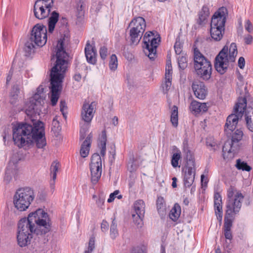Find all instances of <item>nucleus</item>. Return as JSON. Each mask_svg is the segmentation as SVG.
I'll return each instance as SVG.
<instances>
[{"instance_id": "nucleus-34", "label": "nucleus", "mask_w": 253, "mask_h": 253, "mask_svg": "<svg viewBox=\"0 0 253 253\" xmlns=\"http://www.w3.org/2000/svg\"><path fill=\"white\" fill-rule=\"evenodd\" d=\"M236 167L238 169L246 171H250L252 169V168L248 165L247 163L241 161L240 159L237 160Z\"/></svg>"}, {"instance_id": "nucleus-9", "label": "nucleus", "mask_w": 253, "mask_h": 253, "mask_svg": "<svg viewBox=\"0 0 253 253\" xmlns=\"http://www.w3.org/2000/svg\"><path fill=\"white\" fill-rule=\"evenodd\" d=\"M35 198L34 189L30 187L19 188L13 197L15 207L19 211H25L28 209Z\"/></svg>"}, {"instance_id": "nucleus-5", "label": "nucleus", "mask_w": 253, "mask_h": 253, "mask_svg": "<svg viewBox=\"0 0 253 253\" xmlns=\"http://www.w3.org/2000/svg\"><path fill=\"white\" fill-rule=\"evenodd\" d=\"M237 47L235 42L231 43L229 47L225 45L216 56L214 68L221 75L225 73L230 63H234L237 55Z\"/></svg>"}, {"instance_id": "nucleus-40", "label": "nucleus", "mask_w": 253, "mask_h": 253, "mask_svg": "<svg viewBox=\"0 0 253 253\" xmlns=\"http://www.w3.org/2000/svg\"><path fill=\"white\" fill-rule=\"evenodd\" d=\"M130 253H147V247L144 244H141L132 248Z\"/></svg>"}, {"instance_id": "nucleus-6", "label": "nucleus", "mask_w": 253, "mask_h": 253, "mask_svg": "<svg viewBox=\"0 0 253 253\" xmlns=\"http://www.w3.org/2000/svg\"><path fill=\"white\" fill-rule=\"evenodd\" d=\"M46 42V27L42 24H36L32 28L30 38L25 43L24 51L26 55L30 56L34 52L35 45L42 47L45 44Z\"/></svg>"}, {"instance_id": "nucleus-33", "label": "nucleus", "mask_w": 253, "mask_h": 253, "mask_svg": "<svg viewBox=\"0 0 253 253\" xmlns=\"http://www.w3.org/2000/svg\"><path fill=\"white\" fill-rule=\"evenodd\" d=\"M233 214L234 213L228 214H227L226 211L225 212L223 230H231L233 220L231 218H230V217L233 215Z\"/></svg>"}, {"instance_id": "nucleus-41", "label": "nucleus", "mask_w": 253, "mask_h": 253, "mask_svg": "<svg viewBox=\"0 0 253 253\" xmlns=\"http://www.w3.org/2000/svg\"><path fill=\"white\" fill-rule=\"evenodd\" d=\"M157 209L159 213L164 212L166 210V204L164 199L162 197H159L156 201Z\"/></svg>"}, {"instance_id": "nucleus-30", "label": "nucleus", "mask_w": 253, "mask_h": 253, "mask_svg": "<svg viewBox=\"0 0 253 253\" xmlns=\"http://www.w3.org/2000/svg\"><path fill=\"white\" fill-rule=\"evenodd\" d=\"M59 166V163L56 162H53L51 165L50 170L52 181L50 182V185L51 188H53L54 186L55 180L56 179L57 172L58 171Z\"/></svg>"}, {"instance_id": "nucleus-15", "label": "nucleus", "mask_w": 253, "mask_h": 253, "mask_svg": "<svg viewBox=\"0 0 253 253\" xmlns=\"http://www.w3.org/2000/svg\"><path fill=\"white\" fill-rule=\"evenodd\" d=\"M54 4L53 0H37L34 6V15L38 19L47 17Z\"/></svg>"}, {"instance_id": "nucleus-51", "label": "nucleus", "mask_w": 253, "mask_h": 253, "mask_svg": "<svg viewBox=\"0 0 253 253\" xmlns=\"http://www.w3.org/2000/svg\"><path fill=\"white\" fill-rule=\"evenodd\" d=\"M245 28L249 33H252L253 30V26L249 20L246 21Z\"/></svg>"}, {"instance_id": "nucleus-44", "label": "nucleus", "mask_w": 253, "mask_h": 253, "mask_svg": "<svg viewBox=\"0 0 253 253\" xmlns=\"http://www.w3.org/2000/svg\"><path fill=\"white\" fill-rule=\"evenodd\" d=\"M181 158L180 152H176L172 155L171 164L173 168H176L177 167H180L178 166V162Z\"/></svg>"}, {"instance_id": "nucleus-20", "label": "nucleus", "mask_w": 253, "mask_h": 253, "mask_svg": "<svg viewBox=\"0 0 253 253\" xmlns=\"http://www.w3.org/2000/svg\"><path fill=\"white\" fill-rule=\"evenodd\" d=\"M85 56L88 63L95 65L96 63L97 52L95 46L90 44L88 41L84 48Z\"/></svg>"}, {"instance_id": "nucleus-50", "label": "nucleus", "mask_w": 253, "mask_h": 253, "mask_svg": "<svg viewBox=\"0 0 253 253\" xmlns=\"http://www.w3.org/2000/svg\"><path fill=\"white\" fill-rule=\"evenodd\" d=\"M102 3L100 2H94L92 3L91 10L94 11L96 13L99 12L101 8Z\"/></svg>"}, {"instance_id": "nucleus-53", "label": "nucleus", "mask_w": 253, "mask_h": 253, "mask_svg": "<svg viewBox=\"0 0 253 253\" xmlns=\"http://www.w3.org/2000/svg\"><path fill=\"white\" fill-rule=\"evenodd\" d=\"M18 95L17 94H12V92L10 93V102L11 104H15L18 100Z\"/></svg>"}, {"instance_id": "nucleus-3", "label": "nucleus", "mask_w": 253, "mask_h": 253, "mask_svg": "<svg viewBox=\"0 0 253 253\" xmlns=\"http://www.w3.org/2000/svg\"><path fill=\"white\" fill-rule=\"evenodd\" d=\"M65 39H60L55 48L56 62L50 72L51 103L55 106L58 101L62 90V82L67 69V62L65 60L67 52L64 48Z\"/></svg>"}, {"instance_id": "nucleus-21", "label": "nucleus", "mask_w": 253, "mask_h": 253, "mask_svg": "<svg viewBox=\"0 0 253 253\" xmlns=\"http://www.w3.org/2000/svg\"><path fill=\"white\" fill-rule=\"evenodd\" d=\"M213 198L215 213L217 220L221 222L223 216L222 197L219 192L214 191Z\"/></svg>"}, {"instance_id": "nucleus-28", "label": "nucleus", "mask_w": 253, "mask_h": 253, "mask_svg": "<svg viewBox=\"0 0 253 253\" xmlns=\"http://www.w3.org/2000/svg\"><path fill=\"white\" fill-rule=\"evenodd\" d=\"M145 206V203L142 200L135 201L133 204V208L136 214L139 215L140 217H144Z\"/></svg>"}, {"instance_id": "nucleus-61", "label": "nucleus", "mask_w": 253, "mask_h": 253, "mask_svg": "<svg viewBox=\"0 0 253 253\" xmlns=\"http://www.w3.org/2000/svg\"><path fill=\"white\" fill-rule=\"evenodd\" d=\"M104 202V200L100 198H98L96 202L97 206L100 208H102V206H103Z\"/></svg>"}, {"instance_id": "nucleus-19", "label": "nucleus", "mask_w": 253, "mask_h": 253, "mask_svg": "<svg viewBox=\"0 0 253 253\" xmlns=\"http://www.w3.org/2000/svg\"><path fill=\"white\" fill-rule=\"evenodd\" d=\"M192 88L196 97L199 99H204L207 95V90L205 84L200 81H194Z\"/></svg>"}, {"instance_id": "nucleus-8", "label": "nucleus", "mask_w": 253, "mask_h": 253, "mask_svg": "<svg viewBox=\"0 0 253 253\" xmlns=\"http://www.w3.org/2000/svg\"><path fill=\"white\" fill-rule=\"evenodd\" d=\"M247 107V99L245 97H240L235 105L233 113L228 116L224 126V131L227 135L231 134L236 128L238 120L244 114Z\"/></svg>"}, {"instance_id": "nucleus-12", "label": "nucleus", "mask_w": 253, "mask_h": 253, "mask_svg": "<svg viewBox=\"0 0 253 253\" xmlns=\"http://www.w3.org/2000/svg\"><path fill=\"white\" fill-rule=\"evenodd\" d=\"M129 37L131 44H137L145 30L146 22L142 17L134 18L129 24Z\"/></svg>"}, {"instance_id": "nucleus-16", "label": "nucleus", "mask_w": 253, "mask_h": 253, "mask_svg": "<svg viewBox=\"0 0 253 253\" xmlns=\"http://www.w3.org/2000/svg\"><path fill=\"white\" fill-rule=\"evenodd\" d=\"M244 133L241 129H237L234 130L233 132H231V134L227 135L229 137L231 135V141H226L222 147V151L224 153H233L235 152L236 150L234 144L238 143L242 139Z\"/></svg>"}, {"instance_id": "nucleus-58", "label": "nucleus", "mask_w": 253, "mask_h": 253, "mask_svg": "<svg viewBox=\"0 0 253 253\" xmlns=\"http://www.w3.org/2000/svg\"><path fill=\"white\" fill-rule=\"evenodd\" d=\"M13 74V69L12 67H11L10 68V69L9 70L8 73L7 74V75L6 77V84H9V83L10 82V81H11Z\"/></svg>"}, {"instance_id": "nucleus-14", "label": "nucleus", "mask_w": 253, "mask_h": 253, "mask_svg": "<svg viewBox=\"0 0 253 253\" xmlns=\"http://www.w3.org/2000/svg\"><path fill=\"white\" fill-rule=\"evenodd\" d=\"M44 88L41 85L37 88V92L29 98L25 105V111L26 114L31 117L35 116L37 114H39L40 109L39 108L42 99L41 94L43 93Z\"/></svg>"}, {"instance_id": "nucleus-48", "label": "nucleus", "mask_w": 253, "mask_h": 253, "mask_svg": "<svg viewBox=\"0 0 253 253\" xmlns=\"http://www.w3.org/2000/svg\"><path fill=\"white\" fill-rule=\"evenodd\" d=\"M182 47L183 46L180 42L176 41L174 45L175 52L176 54L180 55L182 53Z\"/></svg>"}, {"instance_id": "nucleus-60", "label": "nucleus", "mask_w": 253, "mask_h": 253, "mask_svg": "<svg viewBox=\"0 0 253 253\" xmlns=\"http://www.w3.org/2000/svg\"><path fill=\"white\" fill-rule=\"evenodd\" d=\"M209 173V168L206 167L204 171V174L201 176V182H203L205 176H208Z\"/></svg>"}, {"instance_id": "nucleus-1", "label": "nucleus", "mask_w": 253, "mask_h": 253, "mask_svg": "<svg viewBox=\"0 0 253 253\" xmlns=\"http://www.w3.org/2000/svg\"><path fill=\"white\" fill-rule=\"evenodd\" d=\"M51 223L47 212L39 209L21 218L18 223V245L24 247L30 244L33 235H44L51 230Z\"/></svg>"}, {"instance_id": "nucleus-62", "label": "nucleus", "mask_w": 253, "mask_h": 253, "mask_svg": "<svg viewBox=\"0 0 253 253\" xmlns=\"http://www.w3.org/2000/svg\"><path fill=\"white\" fill-rule=\"evenodd\" d=\"M11 92H12V94H17V95H18L20 92L19 87L17 86H14L12 87V91Z\"/></svg>"}, {"instance_id": "nucleus-57", "label": "nucleus", "mask_w": 253, "mask_h": 253, "mask_svg": "<svg viewBox=\"0 0 253 253\" xmlns=\"http://www.w3.org/2000/svg\"><path fill=\"white\" fill-rule=\"evenodd\" d=\"M109 224L105 220H103L101 224V229L103 232H106L108 229Z\"/></svg>"}, {"instance_id": "nucleus-32", "label": "nucleus", "mask_w": 253, "mask_h": 253, "mask_svg": "<svg viewBox=\"0 0 253 253\" xmlns=\"http://www.w3.org/2000/svg\"><path fill=\"white\" fill-rule=\"evenodd\" d=\"M178 113L177 106L173 105L171 109L170 122L175 127H176L178 126Z\"/></svg>"}, {"instance_id": "nucleus-59", "label": "nucleus", "mask_w": 253, "mask_h": 253, "mask_svg": "<svg viewBox=\"0 0 253 253\" xmlns=\"http://www.w3.org/2000/svg\"><path fill=\"white\" fill-rule=\"evenodd\" d=\"M238 64V66L240 68H241V69L244 68V67H245V59L243 57H240L239 58Z\"/></svg>"}, {"instance_id": "nucleus-35", "label": "nucleus", "mask_w": 253, "mask_h": 253, "mask_svg": "<svg viewBox=\"0 0 253 253\" xmlns=\"http://www.w3.org/2000/svg\"><path fill=\"white\" fill-rule=\"evenodd\" d=\"M84 2L82 0H80L77 4V13L76 16L79 20H82L84 16V10L83 6Z\"/></svg>"}, {"instance_id": "nucleus-37", "label": "nucleus", "mask_w": 253, "mask_h": 253, "mask_svg": "<svg viewBox=\"0 0 253 253\" xmlns=\"http://www.w3.org/2000/svg\"><path fill=\"white\" fill-rule=\"evenodd\" d=\"M110 237L112 239H115L119 235L117 230V224L115 219H113L110 227Z\"/></svg>"}, {"instance_id": "nucleus-39", "label": "nucleus", "mask_w": 253, "mask_h": 253, "mask_svg": "<svg viewBox=\"0 0 253 253\" xmlns=\"http://www.w3.org/2000/svg\"><path fill=\"white\" fill-rule=\"evenodd\" d=\"M109 68L111 71H115L118 67V59L115 54L111 55L109 62Z\"/></svg>"}, {"instance_id": "nucleus-63", "label": "nucleus", "mask_w": 253, "mask_h": 253, "mask_svg": "<svg viewBox=\"0 0 253 253\" xmlns=\"http://www.w3.org/2000/svg\"><path fill=\"white\" fill-rule=\"evenodd\" d=\"M52 125L54 126H57V127L59 126V122L58 120L57 116H56L53 118V121H52Z\"/></svg>"}, {"instance_id": "nucleus-38", "label": "nucleus", "mask_w": 253, "mask_h": 253, "mask_svg": "<svg viewBox=\"0 0 253 253\" xmlns=\"http://www.w3.org/2000/svg\"><path fill=\"white\" fill-rule=\"evenodd\" d=\"M179 68L182 70L185 69L187 66V60L186 55L183 53L177 58Z\"/></svg>"}, {"instance_id": "nucleus-54", "label": "nucleus", "mask_w": 253, "mask_h": 253, "mask_svg": "<svg viewBox=\"0 0 253 253\" xmlns=\"http://www.w3.org/2000/svg\"><path fill=\"white\" fill-rule=\"evenodd\" d=\"M224 235L226 240H232L233 236L231 230H223Z\"/></svg>"}, {"instance_id": "nucleus-47", "label": "nucleus", "mask_w": 253, "mask_h": 253, "mask_svg": "<svg viewBox=\"0 0 253 253\" xmlns=\"http://www.w3.org/2000/svg\"><path fill=\"white\" fill-rule=\"evenodd\" d=\"M67 109V106L66 105L65 101L61 100L60 102V110L64 118L65 119L67 118V112H65V110H66Z\"/></svg>"}, {"instance_id": "nucleus-18", "label": "nucleus", "mask_w": 253, "mask_h": 253, "mask_svg": "<svg viewBox=\"0 0 253 253\" xmlns=\"http://www.w3.org/2000/svg\"><path fill=\"white\" fill-rule=\"evenodd\" d=\"M95 103L84 102L82 106L81 117L82 120L88 123H90L95 113Z\"/></svg>"}, {"instance_id": "nucleus-23", "label": "nucleus", "mask_w": 253, "mask_h": 253, "mask_svg": "<svg viewBox=\"0 0 253 253\" xmlns=\"http://www.w3.org/2000/svg\"><path fill=\"white\" fill-rule=\"evenodd\" d=\"M172 70L170 60L167 61L165 73V83L163 86L164 91L167 92L170 88L171 85L172 78Z\"/></svg>"}, {"instance_id": "nucleus-49", "label": "nucleus", "mask_w": 253, "mask_h": 253, "mask_svg": "<svg viewBox=\"0 0 253 253\" xmlns=\"http://www.w3.org/2000/svg\"><path fill=\"white\" fill-rule=\"evenodd\" d=\"M108 49L105 46H101L99 50V54L102 59L105 60L107 56Z\"/></svg>"}, {"instance_id": "nucleus-43", "label": "nucleus", "mask_w": 253, "mask_h": 253, "mask_svg": "<svg viewBox=\"0 0 253 253\" xmlns=\"http://www.w3.org/2000/svg\"><path fill=\"white\" fill-rule=\"evenodd\" d=\"M206 145L211 150L215 151L217 147V144L212 137H209L207 138Z\"/></svg>"}, {"instance_id": "nucleus-36", "label": "nucleus", "mask_w": 253, "mask_h": 253, "mask_svg": "<svg viewBox=\"0 0 253 253\" xmlns=\"http://www.w3.org/2000/svg\"><path fill=\"white\" fill-rule=\"evenodd\" d=\"M90 123L84 122L83 125L80 124V139L81 140L84 139L86 133L88 131Z\"/></svg>"}, {"instance_id": "nucleus-17", "label": "nucleus", "mask_w": 253, "mask_h": 253, "mask_svg": "<svg viewBox=\"0 0 253 253\" xmlns=\"http://www.w3.org/2000/svg\"><path fill=\"white\" fill-rule=\"evenodd\" d=\"M183 173V183L186 187H190L194 181L195 176V161L193 163L187 161V165L182 170Z\"/></svg>"}, {"instance_id": "nucleus-22", "label": "nucleus", "mask_w": 253, "mask_h": 253, "mask_svg": "<svg viewBox=\"0 0 253 253\" xmlns=\"http://www.w3.org/2000/svg\"><path fill=\"white\" fill-rule=\"evenodd\" d=\"M209 107L207 103H202L196 100H192L189 106V110L194 115L203 114L208 110Z\"/></svg>"}, {"instance_id": "nucleus-31", "label": "nucleus", "mask_w": 253, "mask_h": 253, "mask_svg": "<svg viewBox=\"0 0 253 253\" xmlns=\"http://www.w3.org/2000/svg\"><path fill=\"white\" fill-rule=\"evenodd\" d=\"M181 213V207L180 205L175 203L171 209L169 214V218L173 221H176L180 216Z\"/></svg>"}, {"instance_id": "nucleus-64", "label": "nucleus", "mask_w": 253, "mask_h": 253, "mask_svg": "<svg viewBox=\"0 0 253 253\" xmlns=\"http://www.w3.org/2000/svg\"><path fill=\"white\" fill-rule=\"evenodd\" d=\"M73 78L76 81L80 82L82 79V76L80 73H77L75 74Z\"/></svg>"}, {"instance_id": "nucleus-2", "label": "nucleus", "mask_w": 253, "mask_h": 253, "mask_svg": "<svg viewBox=\"0 0 253 253\" xmlns=\"http://www.w3.org/2000/svg\"><path fill=\"white\" fill-rule=\"evenodd\" d=\"M12 139L19 148L35 142L38 148H43L46 144L43 124L41 121L33 126L19 123L12 128Z\"/></svg>"}, {"instance_id": "nucleus-11", "label": "nucleus", "mask_w": 253, "mask_h": 253, "mask_svg": "<svg viewBox=\"0 0 253 253\" xmlns=\"http://www.w3.org/2000/svg\"><path fill=\"white\" fill-rule=\"evenodd\" d=\"M161 42V37L156 31L146 32L143 37V47L145 54L149 58L154 61L157 57V48Z\"/></svg>"}, {"instance_id": "nucleus-25", "label": "nucleus", "mask_w": 253, "mask_h": 253, "mask_svg": "<svg viewBox=\"0 0 253 253\" xmlns=\"http://www.w3.org/2000/svg\"><path fill=\"white\" fill-rule=\"evenodd\" d=\"M210 9L208 6L204 4L198 12V18L197 23L199 25H203L206 23L210 15Z\"/></svg>"}, {"instance_id": "nucleus-24", "label": "nucleus", "mask_w": 253, "mask_h": 253, "mask_svg": "<svg viewBox=\"0 0 253 253\" xmlns=\"http://www.w3.org/2000/svg\"><path fill=\"white\" fill-rule=\"evenodd\" d=\"M92 136L91 133L88 134L81 145L80 149V155L83 158L88 156L92 142Z\"/></svg>"}, {"instance_id": "nucleus-52", "label": "nucleus", "mask_w": 253, "mask_h": 253, "mask_svg": "<svg viewBox=\"0 0 253 253\" xmlns=\"http://www.w3.org/2000/svg\"><path fill=\"white\" fill-rule=\"evenodd\" d=\"M119 193V190H116L113 193H111L109 196V198L107 200L108 203H111L113 202L114 200L115 197H116L117 195H118Z\"/></svg>"}, {"instance_id": "nucleus-7", "label": "nucleus", "mask_w": 253, "mask_h": 253, "mask_svg": "<svg viewBox=\"0 0 253 253\" xmlns=\"http://www.w3.org/2000/svg\"><path fill=\"white\" fill-rule=\"evenodd\" d=\"M227 10L225 7L219 8L213 14L211 22L210 34L213 41H220L225 32Z\"/></svg>"}, {"instance_id": "nucleus-46", "label": "nucleus", "mask_w": 253, "mask_h": 253, "mask_svg": "<svg viewBox=\"0 0 253 253\" xmlns=\"http://www.w3.org/2000/svg\"><path fill=\"white\" fill-rule=\"evenodd\" d=\"M135 159L134 157H132L128 163V169L130 172L135 171L137 169V166L135 164Z\"/></svg>"}, {"instance_id": "nucleus-26", "label": "nucleus", "mask_w": 253, "mask_h": 253, "mask_svg": "<svg viewBox=\"0 0 253 253\" xmlns=\"http://www.w3.org/2000/svg\"><path fill=\"white\" fill-rule=\"evenodd\" d=\"M244 114L247 126L251 131L253 132V108L246 107Z\"/></svg>"}, {"instance_id": "nucleus-10", "label": "nucleus", "mask_w": 253, "mask_h": 253, "mask_svg": "<svg viewBox=\"0 0 253 253\" xmlns=\"http://www.w3.org/2000/svg\"><path fill=\"white\" fill-rule=\"evenodd\" d=\"M194 68L197 76L201 79L208 81L211 75L212 65L199 50L194 52Z\"/></svg>"}, {"instance_id": "nucleus-42", "label": "nucleus", "mask_w": 253, "mask_h": 253, "mask_svg": "<svg viewBox=\"0 0 253 253\" xmlns=\"http://www.w3.org/2000/svg\"><path fill=\"white\" fill-rule=\"evenodd\" d=\"M95 238L94 235H92L89 238L87 249L85 250L83 253H91L95 249Z\"/></svg>"}, {"instance_id": "nucleus-29", "label": "nucleus", "mask_w": 253, "mask_h": 253, "mask_svg": "<svg viewBox=\"0 0 253 253\" xmlns=\"http://www.w3.org/2000/svg\"><path fill=\"white\" fill-rule=\"evenodd\" d=\"M59 19V13L54 11L51 13V16L48 19V31L52 33L54 31L55 25Z\"/></svg>"}, {"instance_id": "nucleus-27", "label": "nucleus", "mask_w": 253, "mask_h": 253, "mask_svg": "<svg viewBox=\"0 0 253 253\" xmlns=\"http://www.w3.org/2000/svg\"><path fill=\"white\" fill-rule=\"evenodd\" d=\"M183 152L185 155V159L186 161H190L193 163L195 161L194 156L189 149L188 138H185L183 141Z\"/></svg>"}, {"instance_id": "nucleus-13", "label": "nucleus", "mask_w": 253, "mask_h": 253, "mask_svg": "<svg viewBox=\"0 0 253 253\" xmlns=\"http://www.w3.org/2000/svg\"><path fill=\"white\" fill-rule=\"evenodd\" d=\"M236 191V189L233 186H230L227 190V214L235 213L236 214L239 212L241 209L244 196L241 192H237L234 198Z\"/></svg>"}, {"instance_id": "nucleus-56", "label": "nucleus", "mask_w": 253, "mask_h": 253, "mask_svg": "<svg viewBox=\"0 0 253 253\" xmlns=\"http://www.w3.org/2000/svg\"><path fill=\"white\" fill-rule=\"evenodd\" d=\"M226 240L223 244L224 248L228 252H230V251L232 249V246L231 245V240Z\"/></svg>"}, {"instance_id": "nucleus-55", "label": "nucleus", "mask_w": 253, "mask_h": 253, "mask_svg": "<svg viewBox=\"0 0 253 253\" xmlns=\"http://www.w3.org/2000/svg\"><path fill=\"white\" fill-rule=\"evenodd\" d=\"M244 41L246 44H251L253 40V38L251 35H247L244 37Z\"/></svg>"}, {"instance_id": "nucleus-4", "label": "nucleus", "mask_w": 253, "mask_h": 253, "mask_svg": "<svg viewBox=\"0 0 253 253\" xmlns=\"http://www.w3.org/2000/svg\"><path fill=\"white\" fill-rule=\"evenodd\" d=\"M107 141L106 132L105 130H104L102 131L101 134L98 140V147L100 149V155L97 153H94L92 155L91 163L89 165L91 181L93 184L97 183L101 175V157H104L106 154Z\"/></svg>"}, {"instance_id": "nucleus-45", "label": "nucleus", "mask_w": 253, "mask_h": 253, "mask_svg": "<svg viewBox=\"0 0 253 253\" xmlns=\"http://www.w3.org/2000/svg\"><path fill=\"white\" fill-rule=\"evenodd\" d=\"M133 222L138 227H141L143 224V219L144 217H140L139 215L132 214Z\"/></svg>"}]
</instances>
